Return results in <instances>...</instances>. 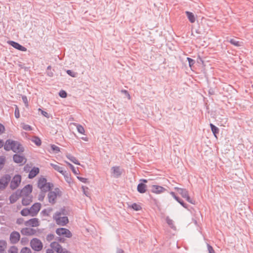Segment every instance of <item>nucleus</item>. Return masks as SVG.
I'll list each match as a JSON object with an SVG mask.
<instances>
[{
    "label": "nucleus",
    "mask_w": 253,
    "mask_h": 253,
    "mask_svg": "<svg viewBox=\"0 0 253 253\" xmlns=\"http://www.w3.org/2000/svg\"><path fill=\"white\" fill-rule=\"evenodd\" d=\"M4 149L6 151L11 150L16 153H21L24 151V147L19 141L10 139H7L5 141Z\"/></svg>",
    "instance_id": "f257e3e1"
},
{
    "label": "nucleus",
    "mask_w": 253,
    "mask_h": 253,
    "mask_svg": "<svg viewBox=\"0 0 253 253\" xmlns=\"http://www.w3.org/2000/svg\"><path fill=\"white\" fill-rule=\"evenodd\" d=\"M65 209H61L60 211H57L55 213L54 218L55 219L56 223L60 225H66L69 222L68 217L64 216L61 217V215H66Z\"/></svg>",
    "instance_id": "f03ea898"
},
{
    "label": "nucleus",
    "mask_w": 253,
    "mask_h": 253,
    "mask_svg": "<svg viewBox=\"0 0 253 253\" xmlns=\"http://www.w3.org/2000/svg\"><path fill=\"white\" fill-rule=\"evenodd\" d=\"M47 199L48 202L51 205H54L56 203V200L57 196H61V191L59 189L56 188L54 191H51L50 190L48 191Z\"/></svg>",
    "instance_id": "7ed1b4c3"
},
{
    "label": "nucleus",
    "mask_w": 253,
    "mask_h": 253,
    "mask_svg": "<svg viewBox=\"0 0 253 253\" xmlns=\"http://www.w3.org/2000/svg\"><path fill=\"white\" fill-rule=\"evenodd\" d=\"M38 187L41 190L49 191L52 188L53 185L51 183H47L45 178L42 177L38 180Z\"/></svg>",
    "instance_id": "20e7f679"
},
{
    "label": "nucleus",
    "mask_w": 253,
    "mask_h": 253,
    "mask_svg": "<svg viewBox=\"0 0 253 253\" xmlns=\"http://www.w3.org/2000/svg\"><path fill=\"white\" fill-rule=\"evenodd\" d=\"M11 180V176L8 174H4L0 178V191L4 190Z\"/></svg>",
    "instance_id": "39448f33"
},
{
    "label": "nucleus",
    "mask_w": 253,
    "mask_h": 253,
    "mask_svg": "<svg viewBox=\"0 0 253 253\" xmlns=\"http://www.w3.org/2000/svg\"><path fill=\"white\" fill-rule=\"evenodd\" d=\"M31 248L35 251H40L42 248V244L40 240L37 238L33 239L30 242Z\"/></svg>",
    "instance_id": "423d86ee"
},
{
    "label": "nucleus",
    "mask_w": 253,
    "mask_h": 253,
    "mask_svg": "<svg viewBox=\"0 0 253 253\" xmlns=\"http://www.w3.org/2000/svg\"><path fill=\"white\" fill-rule=\"evenodd\" d=\"M21 176L19 174L15 175L13 178L12 179L10 184V187L11 189L14 190L17 187H18L19 184L21 183Z\"/></svg>",
    "instance_id": "0eeeda50"
},
{
    "label": "nucleus",
    "mask_w": 253,
    "mask_h": 253,
    "mask_svg": "<svg viewBox=\"0 0 253 253\" xmlns=\"http://www.w3.org/2000/svg\"><path fill=\"white\" fill-rule=\"evenodd\" d=\"M56 233L59 236H64L67 238H71L72 234L70 231L65 228H59L56 229Z\"/></svg>",
    "instance_id": "6e6552de"
},
{
    "label": "nucleus",
    "mask_w": 253,
    "mask_h": 253,
    "mask_svg": "<svg viewBox=\"0 0 253 253\" xmlns=\"http://www.w3.org/2000/svg\"><path fill=\"white\" fill-rule=\"evenodd\" d=\"M20 239V235L17 231H12L9 236V241L11 244H16Z\"/></svg>",
    "instance_id": "1a4fd4ad"
},
{
    "label": "nucleus",
    "mask_w": 253,
    "mask_h": 253,
    "mask_svg": "<svg viewBox=\"0 0 253 253\" xmlns=\"http://www.w3.org/2000/svg\"><path fill=\"white\" fill-rule=\"evenodd\" d=\"M20 232L23 235L30 236L35 235L37 233V230L32 228L25 227L21 229Z\"/></svg>",
    "instance_id": "9d476101"
},
{
    "label": "nucleus",
    "mask_w": 253,
    "mask_h": 253,
    "mask_svg": "<svg viewBox=\"0 0 253 253\" xmlns=\"http://www.w3.org/2000/svg\"><path fill=\"white\" fill-rule=\"evenodd\" d=\"M33 189L32 186L30 184H28L24 186L21 190H17L18 193H19L21 196L25 195H30V194L32 192Z\"/></svg>",
    "instance_id": "9b49d317"
},
{
    "label": "nucleus",
    "mask_w": 253,
    "mask_h": 253,
    "mask_svg": "<svg viewBox=\"0 0 253 253\" xmlns=\"http://www.w3.org/2000/svg\"><path fill=\"white\" fill-rule=\"evenodd\" d=\"M41 205L39 203H36L32 206L30 210L31 211V215L32 216H36L41 209Z\"/></svg>",
    "instance_id": "f8f14e48"
},
{
    "label": "nucleus",
    "mask_w": 253,
    "mask_h": 253,
    "mask_svg": "<svg viewBox=\"0 0 253 253\" xmlns=\"http://www.w3.org/2000/svg\"><path fill=\"white\" fill-rule=\"evenodd\" d=\"M13 161L17 164H24L26 162V159L24 156L15 154L13 156Z\"/></svg>",
    "instance_id": "ddd939ff"
},
{
    "label": "nucleus",
    "mask_w": 253,
    "mask_h": 253,
    "mask_svg": "<svg viewBox=\"0 0 253 253\" xmlns=\"http://www.w3.org/2000/svg\"><path fill=\"white\" fill-rule=\"evenodd\" d=\"M140 181H142L143 183H140L138 184L137 190L139 193L142 194L146 191V185L144 183H147L148 180L145 179H140Z\"/></svg>",
    "instance_id": "4468645a"
},
{
    "label": "nucleus",
    "mask_w": 253,
    "mask_h": 253,
    "mask_svg": "<svg viewBox=\"0 0 253 253\" xmlns=\"http://www.w3.org/2000/svg\"><path fill=\"white\" fill-rule=\"evenodd\" d=\"M151 190V192L153 193L159 194L165 192V191H167V189L161 186L153 185L152 186V188Z\"/></svg>",
    "instance_id": "2eb2a0df"
},
{
    "label": "nucleus",
    "mask_w": 253,
    "mask_h": 253,
    "mask_svg": "<svg viewBox=\"0 0 253 253\" xmlns=\"http://www.w3.org/2000/svg\"><path fill=\"white\" fill-rule=\"evenodd\" d=\"M27 226L37 227L39 226V221L38 218H34L27 220L24 223Z\"/></svg>",
    "instance_id": "dca6fc26"
},
{
    "label": "nucleus",
    "mask_w": 253,
    "mask_h": 253,
    "mask_svg": "<svg viewBox=\"0 0 253 253\" xmlns=\"http://www.w3.org/2000/svg\"><path fill=\"white\" fill-rule=\"evenodd\" d=\"M111 170L114 176L116 178L120 177L122 173V171L119 166L113 167L111 168Z\"/></svg>",
    "instance_id": "f3484780"
},
{
    "label": "nucleus",
    "mask_w": 253,
    "mask_h": 253,
    "mask_svg": "<svg viewBox=\"0 0 253 253\" xmlns=\"http://www.w3.org/2000/svg\"><path fill=\"white\" fill-rule=\"evenodd\" d=\"M9 43L11 46L19 50L22 51H26L27 50V48L21 45L17 42L14 41H10Z\"/></svg>",
    "instance_id": "a211bd4d"
},
{
    "label": "nucleus",
    "mask_w": 253,
    "mask_h": 253,
    "mask_svg": "<svg viewBox=\"0 0 253 253\" xmlns=\"http://www.w3.org/2000/svg\"><path fill=\"white\" fill-rule=\"evenodd\" d=\"M20 197L22 196L19 193H18V190H17L14 193L11 194L9 197L10 203L11 204L15 203Z\"/></svg>",
    "instance_id": "6ab92c4d"
},
{
    "label": "nucleus",
    "mask_w": 253,
    "mask_h": 253,
    "mask_svg": "<svg viewBox=\"0 0 253 253\" xmlns=\"http://www.w3.org/2000/svg\"><path fill=\"white\" fill-rule=\"evenodd\" d=\"M177 191L181 196L185 198L187 201L190 202V197L188 195V191L185 189L177 188Z\"/></svg>",
    "instance_id": "aec40b11"
},
{
    "label": "nucleus",
    "mask_w": 253,
    "mask_h": 253,
    "mask_svg": "<svg viewBox=\"0 0 253 253\" xmlns=\"http://www.w3.org/2000/svg\"><path fill=\"white\" fill-rule=\"evenodd\" d=\"M22 204L24 206H27L31 204L32 202V196L31 195L23 196Z\"/></svg>",
    "instance_id": "412c9836"
},
{
    "label": "nucleus",
    "mask_w": 253,
    "mask_h": 253,
    "mask_svg": "<svg viewBox=\"0 0 253 253\" xmlns=\"http://www.w3.org/2000/svg\"><path fill=\"white\" fill-rule=\"evenodd\" d=\"M50 247L53 250L58 253L62 250V246L57 242H53L50 244Z\"/></svg>",
    "instance_id": "4be33fe9"
},
{
    "label": "nucleus",
    "mask_w": 253,
    "mask_h": 253,
    "mask_svg": "<svg viewBox=\"0 0 253 253\" xmlns=\"http://www.w3.org/2000/svg\"><path fill=\"white\" fill-rule=\"evenodd\" d=\"M39 173V169L38 168H33L29 172L28 178L30 179L33 178Z\"/></svg>",
    "instance_id": "5701e85b"
},
{
    "label": "nucleus",
    "mask_w": 253,
    "mask_h": 253,
    "mask_svg": "<svg viewBox=\"0 0 253 253\" xmlns=\"http://www.w3.org/2000/svg\"><path fill=\"white\" fill-rule=\"evenodd\" d=\"M192 32H194L196 34H199L200 33V25L198 21L195 23H193L191 25Z\"/></svg>",
    "instance_id": "b1692460"
},
{
    "label": "nucleus",
    "mask_w": 253,
    "mask_h": 253,
    "mask_svg": "<svg viewBox=\"0 0 253 253\" xmlns=\"http://www.w3.org/2000/svg\"><path fill=\"white\" fill-rule=\"evenodd\" d=\"M62 174L64 176L65 180L67 182L70 183L72 182V178L70 173L64 170Z\"/></svg>",
    "instance_id": "393cba45"
},
{
    "label": "nucleus",
    "mask_w": 253,
    "mask_h": 253,
    "mask_svg": "<svg viewBox=\"0 0 253 253\" xmlns=\"http://www.w3.org/2000/svg\"><path fill=\"white\" fill-rule=\"evenodd\" d=\"M50 165L55 170L57 171L61 174L64 171L63 170V168L58 165L54 164L52 163H50Z\"/></svg>",
    "instance_id": "a878e982"
},
{
    "label": "nucleus",
    "mask_w": 253,
    "mask_h": 253,
    "mask_svg": "<svg viewBox=\"0 0 253 253\" xmlns=\"http://www.w3.org/2000/svg\"><path fill=\"white\" fill-rule=\"evenodd\" d=\"M6 242L4 240H0V253H4Z\"/></svg>",
    "instance_id": "bb28decb"
},
{
    "label": "nucleus",
    "mask_w": 253,
    "mask_h": 253,
    "mask_svg": "<svg viewBox=\"0 0 253 253\" xmlns=\"http://www.w3.org/2000/svg\"><path fill=\"white\" fill-rule=\"evenodd\" d=\"M166 221L167 224L169 226V227L171 228L174 230L176 229V227L174 224L173 221L172 219H170L169 217H167L166 218Z\"/></svg>",
    "instance_id": "cd10ccee"
},
{
    "label": "nucleus",
    "mask_w": 253,
    "mask_h": 253,
    "mask_svg": "<svg viewBox=\"0 0 253 253\" xmlns=\"http://www.w3.org/2000/svg\"><path fill=\"white\" fill-rule=\"evenodd\" d=\"M6 158L4 156H0V170H1L5 164Z\"/></svg>",
    "instance_id": "c85d7f7f"
},
{
    "label": "nucleus",
    "mask_w": 253,
    "mask_h": 253,
    "mask_svg": "<svg viewBox=\"0 0 253 253\" xmlns=\"http://www.w3.org/2000/svg\"><path fill=\"white\" fill-rule=\"evenodd\" d=\"M48 191L41 190L38 196V200L40 201H43L45 196L46 193Z\"/></svg>",
    "instance_id": "c756f323"
},
{
    "label": "nucleus",
    "mask_w": 253,
    "mask_h": 253,
    "mask_svg": "<svg viewBox=\"0 0 253 253\" xmlns=\"http://www.w3.org/2000/svg\"><path fill=\"white\" fill-rule=\"evenodd\" d=\"M67 158L75 164L80 165L79 161L74 156H73L71 155H68L67 156Z\"/></svg>",
    "instance_id": "7c9ffc66"
},
{
    "label": "nucleus",
    "mask_w": 253,
    "mask_h": 253,
    "mask_svg": "<svg viewBox=\"0 0 253 253\" xmlns=\"http://www.w3.org/2000/svg\"><path fill=\"white\" fill-rule=\"evenodd\" d=\"M210 126L214 135L216 137V134L218 133L219 129L212 124H210Z\"/></svg>",
    "instance_id": "2f4dec72"
},
{
    "label": "nucleus",
    "mask_w": 253,
    "mask_h": 253,
    "mask_svg": "<svg viewBox=\"0 0 253 253\" xmlns=\"http://www.w3.org/2000/svg\"><path fill=\"white\" fill-rule=\"evenodd\" d=\"M32 141L35 143V144L37 145V146H40L41 145V143H42V142H41V140L40 139V138L39 137H38V136H34Z\"/></svg>",
    "instance_id": "473e14b6"
},
{
    "label": "nucleus",
    "mask_w": 253,
    "mask_h": 253,
    "mask_svg": "<svg viewBox=\"0 0 253 253\" xmlns=\"http://www.w3.org/2000/svg\"><path fill=\"white\" fill-rule=\"evenodd\" d=\"M21 214L23 216H27L29 214L31 215V211L30 209H28L27 208H24L21 211Z\"/></svg>",
    "instance_id": "72a5a7b5"
},
{
    "label": "nucleus",
    "mask_w": 253,
    "mask_h": 253,
    "mask_svg": "<svg viewBox=\"0 0 253 253\" xmlns=\"http://www.w3.org/2000/svg\"><path fill=\"white\" fill-rule=\"evenodd\" d=\"M230 42L232 44H233L236 46H240L242 45L241 42H240L239 41H237L236 40L233 39L230 40Z\"/></svg>",
    "instance_id": "f704fd0d"
},
{
    "label": "nucleus",
    "mask_w": 253,
    "mask_h": 253,
    "mask_svg": "<svg viewBox=\"0 0 253 253\" xmlns=\"http://www.w3.org/2000/svg\"><path fill=\"white\" fill-rule=\"evenodd\" d=\"M130 207L136 211H140L141 209V206L136 203L132 204Z\"/></svg>",
    "instance_id": "c9c22d12"
},
{
    "label": "nucleus",
    "mask_w": 253,
    "mask_h": 253,
    "mask_svg": "<svg viewBox=\"0 0 253 253\" xmlns=\"http://www.w3.org/2000/svg\"><path fill=\"white\" fill-rule=\"evenodd\" d=\"M76 126L77 130L80 133L82 134H84V129L82 125L78 124Z\"/></svg>",
    "instance_id": "e433bc0d"
},
{
    "label": "nucleus",
    "mask_w": 253,
    "mask_h": 253,
    "mask_svg": "<svg viewBox=\"0 0 253 253\" xmlns=\"http://www.w3.org/2000/svg\"><path fill=\"white\" fill-rule=\"evenodd\" d=\"M82 188L84 194L86 196L89 197L90 193H89V192L88 191V190H89L88 188L87 187H86V186H83Z\"/></svg>",
    "instance_id": "4c0bfd02"
},
{
    "label": "nucleus",
    "mask_w": 253,
    "mask_h": 253,
    "mask_svg": "<svg viewBox=\"0 0 253 253\" xmlns=\"http://www.w3.org/2000/svg\"><path fill=\"white\" fill-rule=\"evenodd\" d=\"M8 253H18V248L16 246H11L8 250Z\"/></svg>",
    "instance_id": "58836bf2"
},
{
    "label": "nucleus",
    "mask_w": 253,
    "mask_h": 253,
    "mask_svg": "<svg viewBox=\"0 0 253 253\" xmlns=\"http://www.w3.org/2000/svg\"><path fill=\"white\" fill-rule=\"evenodd\" d=\"M51 148L53 152L58 153L60 152V148L54 144L51 145Z\"/></svg>",
    "instance_id": "ea45409f"
},
{
    "label": "nucleus",
    "mask_w": 253,
    "mask_h": 253,
    "mask_svg": "<svg viewBox=\"0 0 253 253\" xmlns=\"http://www.w3.org/2000/svg\"><path fill=\"white\" fill-rule=\"evenodd\" d=\"M20 253H32L31 250L28 247H23L20 251Z\"/></svg>",
    "instance_id": "a19ab883"
},
{
    "label": "nucleus",
    "mask_w": 253,
    "mask_h": 253,
    "mask_svg": "<svg viewBox=\"0 0 253 253\" xmlns=\"http://www.w3.org/2000/svg\"><path fill=\"white\" fill-rule=\"evenodd\" d=\"M23 129L27 131H31L32 130V127L29 125L23 124L22 126Z\"/></svg>",
    "instance_id": "79ce46f5"
},
{
    "label": "nucleus",
    "mask_w": 253,
    "mask_h": 253,
    "mask_svg": "<svg viewBox=\"0 0 253 253\" xmlns=\"http://www.w3.org/2000/svg\"><path fill=\"white\" fill-rule=\"evenodd\" d=\"M14 115L16 118L18 119L20 117V113L18 106L15 105V109L14 112Z\"/></svg>",
    "instance_id": "37998d69"
},
{
    "label": "nucleus",
    "mask_w": 253,
    "mask_h": 253,
    "mask_svg": "<svg viewBox=\"0 0 253 253\" xmlns=\"http://www.w3.org/2000/svg\"><path fill=\"white\" fill-rule=\"evenodd\" d=\"M66 73L72 77H76L77 73L70 70H67Z\"/></svg>",
    "instance_id": "c03bdc74"
},
{
    "label": "nucleus",
    "mask_w": 253,
    "mask_h": 253,
    "mask_svg": "<svg viewBox=\"0 0 253 253\" xmlns=\"http://www.w3.org/2000/svg\"><path fill=\"white\" fill-rule=\"evenodd\" d=\"M184 208L187 209V207L186 206V204L184 202V201L179 198L178 197V200H176Z\"/></svg>",
    "instance_id": "a18cd8bd"
},
{
    "label": "nucleus",
    "mask_w": 253,
    "mask_h": 253,
    "mask_svg": "<svg viewBox=\"0 0 253 253\" xmlns=\"http://www.w3.org/2000/svg\"><path fill=\"white\" fill-rule=\"evenodd\" d=\"M59 95L62 98H65L67 97V94L65 91L62 90L59 92Z\"/></svg>",
    "instance_id": "49530a36"
},
{
    "label": "nucleus",
    "mask_w": 253,
    "mask_h": 253,
    "mask_svg": "<svg viewBox=\"0 0 253 253\" xmlns=\"http://www.w3.org/2000/svg\"><path fill=\"white\" fill-rule=\"evenodd\" d=\"M54 238V235L53 234H49L47 235L46 239L48 242H50Z\"/></svg>",
    "instance_id": "de8ad7c7"
},
{
    "label": "nucleus",
    "mask_w": 253,
    "mask_h": 253,
    "mask_svg": "<svg viewBox=\"0 0 253 253\" xmlns=\"http://www.w3.org/2000/svg\"><path fill=\"white\" fill-rule=\"evenodd\" d=\"M66 163L69 166V167H70V169H72L73 172L74 173H75V174H78L77 171L76 170L74 166L68 162H66Z\"/></svg>",
    "instance_id": "09e8293b"
},
{
    "label": "nucleus",
    "mask_w": 253,
    "mask_h": 253,
    "mask_svg": "<svg viewBox=\"0 0 253 253\" xmlns=\"http://www.w3.org/2000/svg\"><path fill=\"white\" fill-rule=\"evenodd\" d=\"M22 101L24 103L26 107L28 106V101L27 97L25 95H23L22 97Z\"/></svg>",
    "instance_id": "8fccbe9b"
},
{
    "label": "nucleus",
    "mask_w": 253,
    "mask_h": 253,
    "mask_svg": "<svg viewBox=\"0 0 253 253\" xmlns=\"http://www.w3.org/2000/svg\"><path fill=\"white\" fill-rule=\"evenodd\" d=\"M198 21L197 20L196 17L192 13H191V23H195Z\"/></svg>",
    "instance_id": "3c124183"
},
{
    "label": "nucleus",
    "mask_w": 253,
    "mask_h": 253,
    "mask_svg": "<svg viewBox=\"0 0 253 253\" xmlns=\"http://www.w3.org/2000/svg\"><path fill=\"white\" fill-rule=\"evenodd\" d=\"M51 209H50L49 210L44 209L43 211H42V212L44 215L48 216L49 215V213L50 212V211H51Z\"/></svg>",
    "instance_id": "603ef678"
},
{
    "label": "nucleus",
    "mask_w": 253,
    "mask_h": 253,
    "mask_svg": "<svg viewBox=\"0 0 253 253\" xmlns=\"http://www.w3.org/2000/svg\"><path fill=\"white\" fill-rule=\"evenodd\" d=\"M39 111L41 112V114H42L43 116H44V117H46V118H49L48 114L46 112H45V111H44L42 110L41 108H39Z\"/></svg>",
    "instance_id": "864d4df0"
},
{
    "label": "nucleus",
    "mask_w": 253,
    "mask_h": 253,
    "mask_svg": "<svg viewBox=\"0 0 253 253\" xmlns=\"http://www.w3.org/2000/svg\"><path fill=\"white\" fill-rule=\"evenodd\" d=\"M56 242H61V243H64L65 241V239L64 238L61 237H58L56 238Z\"/></svg>",
    "instance_id": "5fc2aeb1"
},
{
    "label": "nucleus",
    "mask_w": 253,
    "mask_h": 253,
    "mask_svg": "<svg viewBox=\"0 0 253 253\" xmlns=\"http://www.w3.org/2000/svg\"><path fill=\"white\" fill-rule=\"evenodd\" d=\"M207 246L209 253H215L214 250L211 246L208 244Z\"/></svg>",
    "instance_id": "6e6d98bb"
},
{
    "label": "nucleus",
    "mask_w": 253,
    "mask_h": 253,
    "mask_svg": "<svg viewBox=\"0 0 253 253\" xmlns=\"http://www.w3.org/2000/svg\"><path fill=\"white\" fill-rule=\"evenodd\" d=\"M77 178L78 179H79L81 182L83 183H86L87 181V179L84 177L78 176Z\"/></svg>",
    "instance_id": "4d7b16f0"
},
{
    "label": "nucleus",
    "mask_w": 253,
    "mask_h": 253,
    "mask_svg": "<svg viewBox=\"0 0 253 253\" xmlns=\"http://www.w3.org/2000/svg\"><path fill=\"white\" fill-rule=\"evenodd\" d=\"M5 127L3 125L0 123V134H2L4 132Z\"/></svg>",
    "instance_id": "13d9d810"
},
{
    "label": "nucleus",
    "mask_w": 253,
    "mask_h": 253,
    "mask_svg": "<svg viewBox=\"0 0 253 253\" xmlns=\"http://www.w3.org/2000/svg\"><path fill=\"white\" fill-rule=\"evenodd\" d=\"M58 253H71L70 251H68L66 249H63L60 250Z\"/></svg>",
    "instance_id": "bf43d9fd"
},
{
    "label": "nucleus",
    "mask_w": 253,
    "mask_h": 253,
    "mask_svg": "<svg viewBox=\"0 0 253 253\" xmlns=\"http://www.w3.org/2000/svg\"><path fill=\"white\" fill-rule=\"evenodd\" d=\"M170 194L174 198L175 200H178V197L176 196L173 192H170Z\"/></svg>",
    "instance_id": "052dcab7"
},
{
    "label": "nucleus",
    "mask_w": 253,
    "mask_h": 253,
    "mask_svg": "<svg viewBox=\"0 0 253 253\" xmlns=\"http://www.w3.org/2000/svg\"><path fill=\"white\" fill-rule=\"evenodd\" d=\"M47 75L50 77H52L53 76V73L51 71H47Z\"/></svg>",
    "instance_id": "680f3d73"
},
{
    "label": "nucleus",
    "mask_w": 253,
    "mask_h": 253,
    "mask_svg": "<svg viewBox=\"0 0 253 253\" xmlns=\"http://www.w3.org/2000/svg\"><path fill=\"white\" fill-rule=\"evenodd\" d=\"M117 253H125V252L123 249H118L117 250Z\"/></svg>",
    "instance_id": "e2e57ef3"
},
{
    "label": "nucleus",
    "mask_w": 253,
    "mask_h": 253,
    "mask_svg": "<svg viewBox=\"0 0 253 253\" xmlns=\"http://www.w3.org/2000/svg\"><path fill=\"white\" fill-rule=\"evenodd\" d=\"M4 143L2 140L0 139V148H1L2 146L4 147Z\"/></svg>",
    "instance_id": "0e129e2a"
},
{
    "label": "nucleus",
    "mask_w": 253,
    "mask_h": 253,
    "mask_svg": "<svg viewBox=\"0 0 253 253\" xmlns=\"http://www.w3.org/2000/svg\"><path fill=\"white\" fill-rule=\"evenodd\" d=\"M46 253H54V252L52 249H48L46 250Z\"/></svg>",
    "instance_id": "69168bd1"
},
{
    "label": "nucleus",
    "mask_w": 253,
    "mask_h": 253,
    "mask_svg": "<svg viewBox=\"0 0 253 253\" xmlns=\"http://www.w3.org/2000/svg\"><path fill=\"white\" fill-rule=\"evenodd\" d=\"M186 14L188 19H189V20H190V11H186Z\"/></svg>",
    "instance_id": "338daca9"
},
{
    "label": "nucleus",
    "mask_w": 253,
    "mask_h": 253,
    "mask_svg": "<svg viewBox=\"0 0 253 253\" xmlns=\"http://www.w3.org/2000/svg\"><path fill=\"white\" fill-rule=\"evenodd\" d=\"M26 238H22L21 240V242L22 243L23 242H25V241L26 240Z\"/></svg>",
    "instance_id": "774afa93"
}]
</instances>
